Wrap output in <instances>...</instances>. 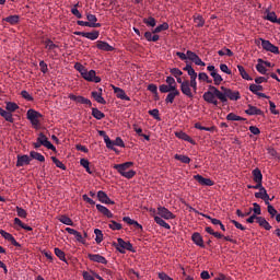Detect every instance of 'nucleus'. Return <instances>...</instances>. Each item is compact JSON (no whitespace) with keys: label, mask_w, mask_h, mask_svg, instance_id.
I'll return each instance as SVG.
<instances>
[{"label":"nucleus","mask_w":280,"mask_h":280,"mask_svg":"<svg viewBox=\"0 0 280 280\" xmlns=\"http://www.w3.org/2000/svg\"><path fill=\"white\" fill-rule=\"evenodd\" d=\"M202 98L207 104H212L218 107L219 101L221 104H228L229 98L236 102L242 98V94L240 91H232L230 88H225L224 85H221V91L215 88V85H209L208 91L202 94Z\"/></svg>","instance_id":"obj_1"},{"label":"nucleus","mask_w":280,"mask_h":280,"mask_svg":"<svg viewBox=\"0 0 280 280\" xmlns=\"http://www.w3.org/2000/svg\"><path fill=\"white\" fill-rule=\"evenodd\" d=\"M133 164L135 163H132V161H128L127 163L121 164H114V170H117V172L120 173L121 176L130 180L131 178H133V176L137 175V171L129 170L133 166Z\"/></svg>","instance_id":"obj_2"},{"label":"nucleus","mask_w":280,"mask_h":280,"mask_svg":"<svg viewBox=\"0 0 280 280\" xmlns=\"http://www.w3.org/2000/svg\"><path fill=\"white\" fill-rule=\"evenodd\" d=\"M116 250H118L120 254H126V250L135 252L132 244L130 241H125L122 237L117 238V243H113Z\"/></svg>","instance_id":"obj_3"},{"label":"nucleus","mask_w":280,"mask_h":280,"mask_svg":"<svg viewBox=\"0 0 280 280\" xmlns=\"http://www.w3.org/2000/svg\"><path fill=\"white\" fill-rule=\"evenodd\" d=\"M26 119L30 120V124H32L33 127L37 128L40 126L42 114L35 109H28Z\"/></svg>","instance_id":"obj_4"},{"label":"nucleus","mask_w":280,"mask_h":280,"mask_svg":"<svg viewBox=\"0 0 280 280\" xmlns=\"http://www.w3.org/2000/svg\"><path fill=\"white\" fill-rule=\"evenodd\" d=\"M36 143L44 144V148H47V150H51V151L56 152V147H54L52 143L49 142V140L43 132H40L38 135V138H36Z\"/></svg>","instance_id":"obj_5"},{"label":"nucleus","mask_w":280,"mask_h":280,"mask_svg":"<svg viewBox=\"0 0 280 280\" xmlns=\"http://www.w3.org/2000/svg\"><path fill=\"white\" fill-rule=\"evenodd\" d=\"M158 215L162 217L165 220H173L175 219V214L172 211L167 210L165 206L158 207Z\"/></svg>","instance_id":"obj_6"},{"label":"nucleus","mask_w":280,"mask_h":280,"mask_svg":"<svg viewBox=\"0 0 280 280\" xmlns=\"http://www.w3.org/2000/svg\"><path fill=\"white\" fill-rule=\"evenodd\" d=\"M180 91H182L183 95L187 96L188 98H194V93L190 89L189 80H185L182 82Z\"/></svg>","instance_id":"obj_7"},{"label":"nucleus","mask_w":280,"mask_h":280,"mask_svg":"<svg viewBox=\"0 0 280 280\" xmlns=\"http://www.w3.org/2000/svg\"><path fill=\"white\" fill-rule=\"evenodd\" d=\"M249 90L252 91V93H254V95L259 96V98H269L267 94L259 93V91H264V85L257 84V82L256 84H250Z\"/></svg>","instance_id":"obj_8"},{"label":"nucleus","mask_w":280,"mask_h":280,"mask_svg":"<svg viewBox=\"0 0 280 280\" xmlns=\"http://www.w3.org/2000/svg\"><path fill=\"white\" fill-rule=\"evenodd\" d=\"M84 79H85V81L96 82V83L102 81L101 77L96 75V71L95 70H90L88 72L86 68H85V72H84Z\"/></svg>","instance_id":"obj_9"},{"label":"nucleus","mask_w":280,"mask_h":280,"mask_svg":"<svg viewBox=\"0 0 280 280\" xmlns=\"http://www.w3.org/2000/svg\"><path fill=\"white\" fill-rule=\"evenodd\" d=\"M86 20L88 26H90V28H100L102 26V23H97V18L95 14L88 13Z\"/></svg>","instance_id":"obj_10"},{"label":"nucleus","mask_w":280,"mask_h":280,"mask_svg":"<svg viewBox=\"0 0 280 280\" xmlns=\"http://www.w3.org/2000/svg\"><path fill=\"white\" fill-rule=\"evenodd\" d=\"M32 159L28 155H18V161L15 162V167H23L30 165Z\"/></svg>","instance_id":"obj_11"},{"label":"nucleus","mask_w":280,"mask_h":280,"mask_svg":"<svg viewBox=\"0 0 280 280\" xmlns=\"http://www.w3.org/2000/svg\"><path fill=\"white\" fill-rule=\"evenodd\" d=\"M97 199L105 205H115V201H112L110 197H108L107 192H104V190L97 191Z\"/></svg>","instance_id":"obj_12"},{"label":"nucleus","mask_w":280,"mask_h":280,"mask_svg":"<svg viewBox=\"0 0 280 280\" xmlns=\"http://www.w3.org/2000/svg\"><path fill=\"white\" fill-rule=\"evenodd\" d=\"M175 137L179 138L180 140H184L185 142H189L192 145H196V140H192V138L189 137V135H187V132L185 131H176Z\"/></svg>","instance_id":"obj_13"},{"label":"nucleus","mask_w":280,"mask_h":280,"mask_svg":"<svg viewBox=\"0 0 280 280\" xmlns=\"http://www.w3.org/2000/svg\"><path fill=\"white\" fill-rule=\"evenodd\" d=\"M113 90L117 98L130 102L131 98L128 96V94H126V91L121 90V88H116V85H113Z\"/></svg>","instance_id":"obj_14"},{"label":"nucleus","mask_w":280,"mask_h":280,"mask_svg":"<svg viewBox=\"0 0 280 280\" xmlns=\"http://www.w3.org/2000/svg\"><path fill=\"white\" fill-rule=\"evenodd\" d=\"M191 240L195 243V245L200 246L201 248H205L206 244L200 232H194Z\"/></svg>","instance_id":"obj_15"},{"label":"nucleus","mask_w":280,"mask_h":280,"mask_svg":"<svg viewBox=\"0 0 280 280\" xmlns=\"http://www.w3.org/2000/svg\"><path fill=\"white\" fill-rule=\"evenodd\" d=\"M71 100L74 101L77 104H83L88 105L89 107H92L93 103L89 98H84V96H75L72 94Z\"/></svg>","instance_id":"obj_16"},{"label":"nucleus","mask_w":280,"mask_h":280,"mask_svg":"<svg viewBox=\"0 0 280 280\" xmlns=\"http://www.w3.org/2000/svg\"><path fill=\"white\" fill-rule=\"evenodd\" d=\"M180 95V91H178L177 89L175 90H170L168 94L166 96L165 103L166 104H173V102L175 101L176 96Z\"/></svg>","instance_id":"obj_17"},{"label":"nucleus","mask_w":280,"mask_h":280,"mask_svg":"<svg viewBox=\"0 0 280 280\" xmlns=\"http://www.w3.org/2000/svg\"><path fill=\"white\" fill-rule=\"evenodd\" d=\"M195 180H197L200 185H207V186H212L214 185L213 179L211 178H205L202 175H195L194 176Z\"/></svg>","instance_id":"obj_18"},{"label":"nucleus","mask_w":280,"mask_h":280,"mask_svg":"<svg viewBox=\"0 0 280 280\" xmlns=\"http://www.w3.org/2000/svg\"><path fill=\"white\" fill-rule=\"evenodd\" d=\"M245 113L248 116H264L261 108L254 107L253 105H248V108L245 110Z\"/></svg>","instance_id":"obj_19"},{"label":"nucleus","mask_w":280,"mask_h":280,"mask_svg":"<svg viewBox=\"0 0 280 280\" xmlns=\"http://www.w3.org/2000/svg\"><path fill=\"white\" fill-rule=\"evenodd\" d=\"M89 259L97 264H107V258L100 254H89Z\"/></svg>","instance_id":"obj_20"},{"label":"nucleus","mask_w":280,"mask_h":280,"mask_svg":"<svg viewBox=\"0 0 280 280\" xmlns=\"http://www.w3.org/2000/svg\"><path fill=\"white\" fill-rule=\"evenodd\" d=\"M44 45L45 49H47L50 54H56L58 50V45L54 44L50 39H45Z\"/></svg>","instance_id":"obj_21"},{"label":"nucleus","mask_w":280,"mask_h":280,"mask_svg":"<svg viewBox=\"0 0 280 280\" xmlns=\"http://www.w3.org/2000/svg\"><path fill=\"white\" fill-rule=\"evenodd\" d=\"M97 48L102 51H114L115 47L110 46L108 42L98 40L97 42Z\"/></svg>","instance_id":"obj_22"},{"label":"nucleus","mask_w":280,"mask_h":280,"mask_svg":"<svg viewBox=\"0 0 280 280\" xmlns=\"http://www.w3.org/2000/svg\"><path fill=\"white\" fill-rule=\"evenodd\" d=\"M0 117L5 119V121L9 122V124H14V118H12L11 112H7L2 107H0Z\"/></svg>","instance_id":"obj_23"},{"label":"nucleus","mask_w":280,"mask_h":280,"mask_svg":"<svg viewBox=\"0 0 280 280\" xmlns=\"http://www.w3.org/2000/svg\"><path fill=\"white\" fill-rule=\"evenodd\" d=\"M96 209L102 213L103 215L107 217L108 219H113L114 214L106 206L103 205H96Z\"/></svg>","instance_id":"obj_24"},{"label":"nucleus","mask_w":280,"mask_h":280,"mask_svg":"<svg viewBox=\"0 0 280 280\" xmlns=\"http://www.w3.org/2000/svg\"><path fill=\"white\" fill-rule=\"evenodd\" d=\"M82 37L90 38V40H96L100 37V32L94 30V32L81 33Z\"/></svg>","instance_id":"obj_25"},{"label":"nucleus","mask_w":280,"mask_h":280,"mask_svg":"<svg viewBox=\"0 0 280 280\" xmlns=\"http://www.w3.org/2000/svg\"><path fill=\"white\" fill-rule=\"evenodd\" d=\"M253 179L254 182H260L264 180V175L261 173V170L259 167H256L255 170L252 171Z\"/></svg>","instance_id":"obj_26"},{"label":"nucleus","mask_w":280,"mask_h":280,"mask_svg":"<svg viewBox=\"0 0 280 280\" xmlns=\"http://www.w3.org/2000/svg\"><path fill=\"white\" fill-rule=\"evenodd\" d=\"M212 79L215 86H220L221 82L224 81L223 77L218 72L217 68L214 69V72H212Z\"/></svg>","instance_id":"obj_27"},{"label":"nucleus","mask_w":280,"mask_h":280,"mask_svg":"<svg viewBox=\"0 0 280 280\" xmlns=\"http://www.w3.org/2000/svg\"><path fill=\"white\" fill-rule=\"evenodd\" d=\"M92 97L97 102V104H107L106 100L103 98L102 93L98 91H92Z\"/></svg>","instance_id":"obj_28"},{"label":"nucleus","mask_w":280,"mask_h":280,"mask_svg":"<svg viewBox=\"0 0 280 280\" xmlns=\"http://www.w3.org/2000/svg\"><path fill=\"white\" fill-rule=\"evenodd\" d=\"M257 223L260 225V228L266 229V231H270V229H272L270 223L265 219V217H258Z\"/></svg>","instance_id":"obj_29"},{"label":"nucleus","mask_w":280,"mask_h":280,"mask_svg":"<svg viewBox=\"0 0 280 280\" xmlns=\"http://www.w3.org/2000/svg\"><path fill=\"white\" fill-rule=\"evenodd\" d=\"M159 215L154 217V220H155L156 224H159V225H161V228H164V229H167V230L172 229L170 223L165 222V220L161 217V214H159Z\"/></svg>","instance_id":"obj_30"},{"label":"nucleus","mask_w":280,"mask_h":280,"mask_svg":"<svg viewBox=\"0 0 280 280\" xmlns=\"http://www.w3.org/2000/svg\"><path fill=\"white\" fill-rule=\"evenodd\" d=\"M238 72L241 78L245 79L246 81H253V77H250L242 65H237Z\"/></svg>","instance_id":"obj_31"},{"label":"nucleus","mask_w":280,"mask_h":280,"mask_svg":"<svg viewBox=\"0 0 280 280\" xmlns=\"http://www.w3.org/2000/svg\"><path fill=\"white\" fill-rule=\"evenodd\" d=\"M54 254L56 255L57 258H59L60 260L65 261L66 265H68V260H67L65 252H62L60 248L56 247V248H54Z\"/></svg>","instance_id":"obj_32"},{"label":"nucleus","mask_w":280,"mask_h":280,"mask_svg":"<svg viewBox=\"0 0 280 280\" xmlns=\"http://www.w3.org/2000/svg\"><path fill=\"white\" fill-rule=\"evenodd\" d=\"M264 63V59H258V63L256 65V70H258L259 73H262V75L267 73V68Z\"/></svg>","instance_id":"obj_33"},{"label":"nucleus","mask_w":280,"mask_h":280,"mask_svg":"<svg viewBox=\"0 0 280 280\" xmlns=\"http://www.w3.org/2000/svg\"><path fill=\"white\" fill-rule=\"evenodd\" d=\"M92 116L95 117L97 120H102L105 117L104 112L100 110L98 108H92Z\"/></svg>","instance_id":"obj_34"},{"label":"nucleus","mask_w":280,"mask_h":280,"mask_svg":"<svg viewBox=\"0 0 280 280\" xmlns=\"http://www.w3.org/2000/svg\"><path fill=\"white\" fill-rule=\"evenodd\" d=\"M19 108H20V106H18V104L14 103V102H7V103H5V109H7V112H9V113H14V112H16Z\"/></svg>","instance_id":"obj_35"},{"label":"nucleus","mask_w":280,"mask_h":280,"mask_svg":"<svg viewBox=\"0 0 280 280\" xmlns=\"http://www.w3.org/2000/svg\"><path fill=\"white\" fill-rule=\"evenodd\" d=\"M80 164H81V166H83V168H85V171H86L88 173H90V175L93 174V170H91L89 159H81V160H80Z\"/></svg>","instance_id":"obj_36"},{"label":"nucleus","mask_w":280,"mask_h":280,"mask_svg":"<svg viewBox=\"0 0 280 280\" xmlns=\"http://www.w3.org/2000/svg\"><path fill=\"white\" fill-rule=\"evenodd\" d=\"M228 121H245L244 117L242 116H236L233 112L228 114L226 116Z\"/></svg>","instance_id":"obj_37"},{"label":"nucleus","mask_w":280,"mask_h":280,"mask_svg":"<svg viewBox=\"0 0 280 280\" xmlns=\"http://www.w3.org/2000/svg\"><path fill=\"white\" fill-rule=\"evenodd\" d=\"M166 83L168 85V91L177 89V82L174 77H166Z\"/></svg>","instance_id":"obj_38"},{"label":"nucleus","mask_w":280,"mask_h":280,"mask_svg":"<svg viewBox=\"0 0 280 280\" xmlns=\"http://www.w3.org/2000/svg\"><path fill=\"white\" fill-rule=\"evenodd\" d=\"M175 160L180 161V163L184 164H189L191 159L188 158V155H184V154H175L174 155Z\"/></svg>","instance_id":"obj_39"},{"label":"nucleus","mask_w":280,"mask_h":280,"mask_svg":"<svg viewBox=\"0 0 280 280\" xmlns=\"http://www.w3.org/2000/svg\"><path fill=\"white\" fill-rule=\"evenodd\" d=\"M7 23L11 25H16L20 22V16L19 15H10L5 19H3Z\"/></svg>","instance_id":"obj_40"},{"label":"nucleus","mask_w":280,"mask_h":280,"mask_svg":"<svg viewBox=\"0 0 280 280\" xmlns=\"http://www.w3.org/2000/svg\"><path fill=\"white\" fill-rule=\"evenodd\" d=\"M30 156L33 159V160H36L40 163H44L45 162V158L44 155H42L40 153L38 152H35V151H31L30 152Z\"/></svg>","instance_id":"obj_41"},{"label":"nucleus","mask_w":280,"mask_h":280,"mask_svg":"<svg viewBox=\"0 0 280 280\" xmlns=\"http://www.w3.org/2000/svg\"><path fill=\"white\" fill-rule=\"evenodd\" d=\"M183 70H185V72L188 73L190 80H192V78L196 74V70L194 67H191V65L187 63L186 67L183 68Z\"/></svg>","instance_id":"obj_42"},{"label":"nucleus","mask_w":280,"mask_h":280,"mask_svg":"<svg viewBox=\"0 0 280 280\" xmlns=\"http://www.w3.org/2000/svg\"><path fill=\"white\" fill-rule=\"evenodd\" d=\"M72 236H74L75 241L79 243H85L84 237L82 236L81 232L75 231V229L71 230Z\"/></svg>","instance_id":"obj_43"},{"label":"nucleus","mask_w":280,"mask_h":280,"mask_svg":"<svg viewBox=\"0 0 280 280\" xmlns=\"http://www.w3.org/2000/svg\"><path fill=\"white\" fill-rule=\"evenodd\" d=\"M170 28V24L168 23H162L159 24V26H156L153 30V34H160L161 32H163L164 30H168Z\"/></svg>","instance_id":"obj_44"},{"label":"nucleus","mask_w":280,"mask_h":280,"mask_svg":"<svg viewBox=\"0 0 280 280\" xmlns=\"http://www.w3.org/2000/svg\"><path fill=\"white\" fill-rule=\"evenodd\" d=\"M197 78H198V73L196 72L194 78L189 81L190 83V90H194V93H197L198 90V85H197Z\"/></svg>","instance_id":"obj_45"},{"label":"nucleus","mask_w":280,"mask_h":280,"mask_svg":"<svg viewBox=\"0 0 280 280\" xmlns=\"http://www.w3.org/2000/svg\"><path fill=\"white\" fill-rule=\"evenodd\" d=\"M219 56H234L233 50L229 49L228 47H223V49L218 50Z\"/></svg>","instance_id":"obj_46"},{"label":"nucleus","mask_w":280,"mask_h":280,"mask_svg":"<svg viewBox=\"0 0 280 280\" xmlns=\"http://www.w3.org/2000/svg\"><path fill=\"white\" fill-rule=\"evenodd\" d=\"M143 23L148 26H155L156 25V20L150 15L149 18H143Z\"/></svg>","instance_id":"obj_47"},{"label":"nucleus","mask_w":280,"mask_h":280,"mask_svg":"<svg viewBox=\"0 0 280 280\" xmlns=\"http://www.w3.org/2000/svg\"><path fill=\"white\" fill-rule=\"evenodd\" d=\"M94 233H95V235H96L95 242H96V243H102L103 240H104V234H103V232L101 231V229H95V230H94Z\"/></svg>","instance_id":"obj_48"},{"label":"nucleus","mask_w":280,"mask_h":280,"mask_svg":"<svg viewBox=\"0 0 280 280\" xmlns=\"http://www.w3.org/2000/svg\"><path fill=\"white\" fill-rule=\"evenodd\" d=\"M15 212L18 213V217L21 219H26L28 213H26V210L20 207H15Z\"/></svg>","instance_id":"obj_49"},{"label":"nucleus","mask_w":280,"mask_h":280,"mask_svg":"<svg viewBox=\"0 0 280 280\" xmlns=\"http://www.w3.org/2000/svg\"><path fill=\"white\" fill-rule=\"evenodd\" d=\"M109 228L113 229V231H120L122 225L121 223L116 222V220H110Z\"/></svg>","instance_id":"obj_50"},{"label":"nucleus","mask_w":280,"mask_h":280,"mask_svg":"<svg viewBox=\"0 0 280 280\" xmlns=\"http://www.w3.org/2000/svg\"><path fill=\"white\" fill-rule=\"evenodd\" d=\"M74 69L81 73V77L85 79V67L82 63H75Z\"/></svg>","instance_id":"obj_51"},{"label":"nucleus","mask_w":280,"mask_h":280,"mask_svg":"<svg viewBox=\"0 0 280 280\" xmlns=\"http://www.w3.org/2000/svg\"><path fill=\"white\" fill-rule=\"evenodd\" d=\"M149 115L154 117V119H156V121H161L159 108H153L152 110H149Z\"/></svg>","instance_id":"obj_52"},{"label":"nucleus","mask_w":280,"mask_h":280,"mask_svg":"<svg viewBox=\"0 0 280 280\" xmlns=\"http://www.w3.org/2000/svg\"><path fill=\"white\" fill-rule=\"evenodd\" d=\"M0 236H2L7 242L15 240L14 236H12L10 233H7L4 230H0Z\"/></svg>","instance_id":"obj_53"},{"label":"nucleus","mask_w":280,"mask_h":280,"mask_svg":"<svg viewBox=\"0 0 280 280\" xmlns=\"http://www.w3.org/2000/svg\"><path fill=\"white\" fill-rule=\"evenodd\" d=\"M21 97H23L24 101L34 102V96H32L27 91H21Z\"/></svg>","instance_id":"obj_54"},{"label":"nucleus","mask_w":280,"mask_h":280,"mask_svg":"<svg viewBox=\"0 0 280 280\" xmlns=\"http://www.w3.org/2000/svg\"><path fill=\"white\" fill-rule=\"evenodd\" d=\"M50 159L52 160V163L57 166V168L66 170L65 164H62V162L59 161L56 156H51Z\"/></svg>","instance_id":"obj_55"},{"label":"nucleus","mask_w":280,"mask_h":280,"mask_svg":"<svg viewBox=\"0 0 280 280\" xmlns=\"http://www.w3.org/2000/svg\"><path fill=\"white\" fill-rule=\"evenodd\" d=\"M267 20L271 21L272 23H278V16L276 12H268Z\"/></svg>","instance_id":"obj_56"},{"label":"nucleus","mask_w":280,"mask_h":280,"mask_svg":"<svg viewBox=\"0 0 280 280\" xmlns=\"http://www.w3.org/2000/svg\"><path fill=\"white\" fill-rule=\"evenodd\" d=\"M253 206H254L253 208L254 214L256 217L261 215V206L258 205V202H254Z\"/></svg>","instance_id":"obj_57"},{"label":"nucleus","mask_w":280,"mask_h":280,"mask_svg":"<svg viewBox=\"0 0 280 280\" xmlns=\"http://www.w3.org/2000/svg\"><path fill=\"white\" fill-rule=\"evenodd\" d=\"M171 74L178 80V77L183 75V72L179 68H171Z\"/></svg>","instance_id":"obj_58"},{"label":"nucleus","mask_w":280,"mask_h":280,"mask_svg":"<svg viewBox=\"0 0 280 280\" xmlns=\"http://www.w3.org/2000/svg\"><path fill=\"white\" fill-rule=\"evenodd\" d=\"M59 222H61L62 224H66L68 226L71 225V219L67 215L59 217Z\"/></svg>","instance_id":"obj_59"},{"label":"nucleus","mask_w":280,"mask_h":280,"mask_svg":"<svg viewBox=\"0 0 280 280\" xmlns=\"http://www.w3.org/2000/svg\"><path fill=\"white\" fill-rule=\"evenodd\" d=\"M269 215L271 217V219H275L276 217L277 220L278 210H276L275 206L272 205H269Z\"/></svg>","instance_id":"obj_60"},{"label":"nucleus","mask_w":280,"mask_h":280,"mask_svg":"<svg viewBox=\"0 0 280 280\" xmlns=\"http://www.w3.org/2000/svg\"><path fill=\"white\" fill-rule=\"evenodd\" d=\"M261 40V46L262 49H265L266 51H270V40H266L265 38H260Z\"/></svg>","instance_id":"obj_61"},{"label":"nucleus","mask_w":280,"mask_h":280,"mask_svg":"<svg viewBox=\"0 0 280 280\" xmlns=\"http://www.w3.org/2000/svg\"><path fill=\"white\" fill-rule=\"evenodd\" d=\"M220 69L222 72L228 73V75H232V70L228 67L226 63H221Z\"/></svg>","instance_id":"obj_62"},{"label":"nucleus","mask_w":280,"mask_h":280,"mask_svg":"<svg viewBox=\"0 0 280 280\" xmlns=\"http://www.w3.org/2000/svg\"><path fill=\"white\" fill-rule=\"evenodd\" d=\"M265 191H266V188L262 186L258 192H255V198L262 199V201H264L265 200Z\"/></svg>","instance_id":"obj_63"},{"label":"nucleus","mask_w":280,"mask_h":280,"mask_svg":"<svg viewBox=\"0 0 280 280\" xmlns=\"http://www.w3.org/2000/svg\"><path fill=\"white\" fill-rule=\"evenodd\" d=\"M84 280H95L94 276L90 275L89 271L83 272Z\"/></svg>","instance_id":"obj_64"}]
</instances>
